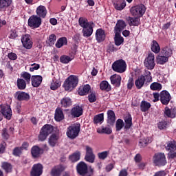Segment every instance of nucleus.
<instances>
[{
  "label": "nucleus",
  "instance_id": "f257e3e1",
  "mask_svg": "<svg viewBox=\"0 0 176 176\" xmlns=\"http://www.w3.org/2000/svg\"><path fill=\"white\" fill-rule=\"evenodd\" d=\"M78 24L82 29L83 36L89 38L93 34V27H94V23L89 22L87 19L85 17H80L78 19Z\"/></svg>",
  "mask_w": 176,
  "mask_h": 176
},
{
  "label": "nucleus",
  "instance_id": "f03ea898",
  "mask_svg": "<svg viewBox=\"0 0 176 176\" xmlns=\"http://www.w3.org/2000/svg\"><path fill=\"white\" fill-rule=\"evenodd\" d=\"M79 83L78 76L71 75L64 82L63 87L66 91H72Z\"/></svg>",
  "mask_w": 176,
  "mask_h": 176
},
{
  "label": "nucleus",
  "instance_id": "7ed1b4c3",
  "mask_svg": "<svg viewBox=\"0 0 176 176\" xmlns=\"http://www.w3.org/2000/svg\"><path fill=\"white\" fill-rule=\"evenodd\" d=\"M80 131V124H74L69 126L67 130V136L70 140H75L78 135H79V133Z\"/></svg>",
  "mask_w": 176,
  "mask_h": 176
},
{
  "label": "nucleus",
  "instance_id": "20e7f679",
  "mask_svg": "<svg viewBox=\"0 0 176 176\" xmlns=\"http://www.w3.org/2000/svg\"><path fill=\"white\" fill-rule=\"evenodd\" d=\"M112 69L115 72H118V74H123V72H126V69H127V64L126 61L123 59H119L116 60L112 64Z\"/></svg>",
  "mask_w": 176,
  "mask_h": 176
},
{
  "label": "nucleus",
  "instance_id": "39448f33",
  "mask_svg": "<svg viewBox=\"0 0 176 176\" xmlns=\"http://www.w3.org/2000/svg\"><path fill=\"white\" fill-rule=\"evenodd\" d=\"M77 172L82 176H91L94 173V169L89 168V170L87 171V165L81 162L77 165Z\"/></svg>",
  "mask_w": 176,
  "mask_h": 176
},
{
  "label": "nucleus",
  "instance_id": "423d86ee",
  "mask_svg": "<svg viewBox=\"0 0 176 176\" xmlns=\"http://www.w3.org/2000/svg\"><path fill=\"white\" fill-rule=\"evenodd\" d=\"M145 12H146V8L143 4L133 6L130 9L131 14L135 17H142Z\"/></svg>",
  "mask_w": 176,
  "mask_h": 176
},
{
  "label": "nucleus",
  "instance_id": "0eeeda50",
  "mask_svg": "<svg viewBox=\"0 0 176 176\" xmlns=\"http://www.w3.org/2000/svg\"><path fill=\"white\" fill-rule=\"evenodd\" d=\"M144 67L148 69H153L156 63H155V54L152 52L148 53L147 57L144 60Z\"/></svg>",
  "mask_w": 176,
  "mask_h": 176
},
{
  "label": "nucleus",
  "instance_id": "6e6552de",
  "mask_svg": "<svg viewBox=\"0 0 176 176\" xmlns=\"http://www.w3.org/2000/svg\"><path fill=\"white\" fill-rule=\"evenodd\" d=\"M42 24V19L36 15L31 16L28 19V25L32 28H39Z\"/></svg>",
  "mask_w": 176,
  "mask_h": 176
},
{
  "label": "nucleus",
  "instance_id": "1a4fd4ad",
  "mask_svg": "<svg viewBox=\"0 0 176 176\" xmlns=\"http://www.w3.org/2000/svg\"><path fill=\"white\" fill-rule=\"evenodd\" d=\"M0 112L6 119H8V120H10V119H12V109L10 105L1 104Z\"/></svg>",
  "mask_w": 176,
  "mask_h": 176
},
{
  "label": "nucleus",
  "instance_id": "9d476101",
  "mask_svg": "<svg viewBox=\"0 0 176 176\" xmlns=\"http://www.w3.org/2000/svg\"><path fill=\"white\" fill-rule=\"evenodd\" d=\"M153 162L156 166H166L167 162H166V155L164 153H157L153 157Z\"/></svg>",
  "mask_w": 176,
  "mask_h": 176
},
{
  "label": "nucleus",
  "instance_id": "9b49d317",
  "mask_svg": "<svg viewBox=\"0 0 176 176\" xmlns=\"http://www.w3.org/2000/svg\"><path fill=\"white\" fill-rule=\"evenodd\" d=\"M22 45L25 49H31L32 47V38L30 34H24L21 38Z\"/></svg>",
  "mask_w": 176,
  "mask_h": 176
},
{
  "label": "nucleus",
  "instance_id": "f8f14e48",
  "mask_svg": "<svg viewBox=\"0 0 176 176\" xmlns=\"http://www.w3.org/2000/svg\"><path fill=\"white\" fill-rule=\"evenodd\" d=\"M160 99L163 105H168L171 100V95L166 90L162 91L160 93Z\"/></svg>",
  "mask_w": 176,
  "mask_h": 176
},
{
  "label": "nucleus",
  "instance_id": "ddd939ff",
  "mask_svg": "<svg viewBox=\"0 0 176 176\" xmlns=\"http://www.w3.org/2000/svg\"><path fill=\"white\" fill-rule=\"evenodd\" d=\"M43 173V166L41 164L33 165L30 172V176H41Z\"/></svg>",
  "mask_w": 176,
  "mask_h": 176
},
{
  "label": "nucleus",
  "instance_id": "4468645a",
  "mask_svg": "<svg viewBox=\"0 0 176 176\" xmlns=\"http://www.w3.org/2000/svg\"><path fill=\"white\" fill-rule=\"evenodd\" d=\"M64 170H65V166L62 164L55 166L51 170V175L60 176Z\"/></svg>",
  "mask_w": 176,
  "mask_h": 176
},
{
  "label": "nucleus",
  "instance_id": "2eb2a0df",
  "mask_svg": "<svg viewBox=\"0 0 176 176\" xmlns=\"http://www.w3.org/2000/svg\"><path fill=\"white\" fill-rule=\"evenodd\" d=\"M71 115L73 118H79L83 115V109L80 106H76L72 109Z\"/></svg>",
  "mask_w": 176,
  "mask_h": 176
},
{
  "label": "nucleus",
  "instance_id": "dca6fc26",
  "mask_svg": "<svg viewBox=\"0 0 176 176\" xmlns=\"http://www.w3.org/2000/svg\"><path fill=\"white\" fill-rule=\"evenodd\" d=\"M111 85L116 86V87H119L122 82V77L119 74H113L110 77Z\"/></svg>",
  "mask_w": 176,
  "mask_h": 176
},
{
  "label": "nucleus",
  "instance_id": "f3484780",
  "mask_svg": "<svg viewBox=\"0 0 176 176\" xmlns=\"http://www.w3.org/2000/svg\"><path fill=\"white\" fill-rule=\"evenodd\" d=\"M164 116H166V118H170V119H174L175 118H176V109H170L168 107H165Z\"/></svg>",
  "mask_w": 176,
  "mask_h": 176
},
{
  "label": "nucleus",
  "instance_id": "a211bd4d",
  "mask_svg": "<svg viewBox=\"0 0 176 176\" xmlns=\"http://www.w3.org/2000/svg\"><path fill=\"white\" fill-rule=\"evenodd\" d=\"M36 13L38 17L45 19V17H46V14H47V10L45 6H39L36 8Z\"/></svg>",
  "mask_w": 176,
  "mask_h": 176
},
{
  "label": "nucleus",
  "instance_id": "6ab92c4d",
  "mask_svg": "<svg viewBox=\"0 0 176 176\" xmlns=\"http://www.w3.org/2000/svg\"><path fill=\"white\" fill-rule=\"evenodd\" d=\"M15 97L19 101H28L30 100V94L23 91L16 92Z\"/></svg>",
  "mask_w": 176,
  "mask_h": 176
},
{
  "label": "nucleus",
  "instance_id": "aec40b11",
  "mask_svg": "<svg viewBox=\"0 0 176 176\" xmlns=\"http://www.w3.org/2000/svg\"><path fill=\"white\" fill-rule=\"evenodd\" d=\"M31 153L34 159L39 157L43 153V149L39 148L38 146H34L31 149Z\"/></svg>",
  "mask_w": 176,
  "mask_h": 176
},
{
  "label": "nucleus",
  "instance_id": "412c9836",
  "mask_svg": "<svg viewBox=\"0 0 176 176\" xmlns=\"http://www.w3.org/2000/svg\"><path fill=\"white\" fill-rule=\"evenodd\" d=\"M43 78L41 76L37 75V76H32V85L33 87H39L41 86V84L42 83V80Z\"/></svg>",
  "mask_w": 176,
  "mask_h": 176
},
{
  "label": "nucleus",
  "instance_id": "4be33fe9",
  "mask_svg": "<svg viewBox=\"0 0 176 176\" xmlns=\"http://www.w3.org/2000/svg\"><path fill=\"white\" fill-rule=\"evenodd\" d=\"M13 0H0V10L1 12H6L9 6L12 5Z\"/></svg>",
  "mask_w": 176,
  "mask_h": 176
},
{
  "label": "nucleus",
  "instance_id": "5701e85b",
  "mask_svg": "<svg viewBox=\"0 0 176 176\" xmlns=\"http://www.w3.org/2000/svg\"><path fill=\"white\" fill-rule=\"evenodd\" d=\"M105 31L102 29H98L96 32V39L98 42H102L105 41Z\"/></svg>",
  "mask_w": 176,
  "mask_h": 176
},
{
  "label": "nucleus",
  "instance_id": "b1692460",
  "mask_svg": "<svg viewBox=\"0 0 176 176\" xmlns=\"http://www.w3.org/2000/svg\"><path fill=\"white\" fill-rule=\"evenodd\" d=\"M144 85H145V76L142 75L135 80V85L136 86L137 89L140 90V89H142Z\"/></svg>",
  "mask_w": 176,
  "mask_h": 176
},
{
  "label": "nucleus",
  "instance_id": "393cba45",
  "mask_svg": "<svg viewBox=\"0 0 176 176\" xmlns=\"http://www.w3.org/2000/svg\"><path fill=\"white\" fill-rule=\"evenodd\" d=\"M126 22H124L123 20L118 21L114 28V32H122V30L126 28Z\"/></svg>",
  "mask_w": 176,
  "mask_h": 176
},
{
  "label": "nucleus",
  "instance_id": "a878e982",
  "mask_svg": "<svg viewBox=\"0 0 176 176\" xmlns=\"http://www.w3.org/2000/svg\"><path fill=\"white\" fill-rule=\"evenodd\" d=\"M72 105V100L68 97H65L60 100V107L62 108H69Z\"/></svg>",
  "mask_w": 176,
  "mask_h": 176
},
{
  "label": "nucleus",
  "instance_id": "bb28decb",
  "mask_svg": "<svg viewBox=\"0 0 176 176\" xmlns=\"http://www.w3.org/2000/svg\"><path fill=\"white\" fill-rule=\"evenodd\" d=\"M116 120V117L115 116V112L112 110H109L107 111V123L109 124H113Z\"/></svg>",
  "mask_w": 176,
  "mask_h": 176
},
{
  "label": "nucleus",
  "instance_id": "cd10ccee",
  "mask_svg": "<svg viewBox=\"0 0 176 176\" xmlns=\"http://www.w3.org/2000/svg\"><path fill=\"white\" fill-rule=\"evenodd\" d=\"M115 32V37H114V41L115 45L116 46H120L123 42H124V38L120 35V32Z\"/></svg>",
  "mask_w": 176,
  "mask_h": 176
},
{
  "label": "nucleus",
  "instance_id": "c85d7f7f",
  "mask_svg": "<svg viewBox=\"0 0 176 176\" xmlns=\"http://www.w3.org/2000/svg\"><path fill=\"white\" fill-rule=\"evenodd\" d=\"M58 138H60L58 135L52 134L48 139V144L54 147L58 142Z\"/></svg>",
  "mask_w": 176,
  "mask_h": 176
},
{
  "label": "nucleus",
  "instance_id": "c756f323",
  "mask_svg": "<svg viewBox=\"0 0 176 176\" xmlns=\"http://www.w3.org/2000/svg\"><path fill=\"white\" fill-rule=\"evenodd\" d=\"M153 141V139L151 137L149 138H144L141 139L139 142V146L140 148H145L148 145V144H151Z\"/></svg>",
  "mask_w": 176,
  "mask_h": 176
},
{
  "label": "nucleus",
  "instance_id": "7c9ffc66",
  "mask_svg": "<svg viewBox=\"0 0 176 176\" xmlns=\"http://www.w3.org/2000/svg\"><path fill=\"white\" fill-rule=\"evenodd\" d=\"M167 61H168V58L162 54H160L156 57V63L157 64H160V65H163V64H166Z\"/></svg>",
  "mask_w": 176,
  "mask_h": 176
},
{
  "label": "nucleus",
  "instance_id": "2f4dec72",
  "mask_svg": "<svg viewBox=\"0 0 176 176\" xmlns=\"http://www.w3.org/2000/svg\"><path fill=\"white\" fill-rule=\"evenodd\" d=\"M90 85H85L83 87H81L78 89V94L79 96H86L89 94V91H90Z\"/></svg>",
  "mask_w": 176,
  "mask_h": 176
},
{
  "label": "nucleus",
  "instance_id": "473e14b6",
  "mask_svg": "<svg viewBox=\"0 0 176 176\" xmlns=\"http://www.w3.org/2000/svg\"><path fill=\"white\" fill-rule=\"evenodd\" d=\"M61 86V81L60 79L56 78H53L52 82H51L50 89L51 90H57L58 87Z\"/></svg>",
  "mask_w": 176,
  "mask_h": 176
},
{
  "label": "nucleus",
  "instance_id": "72a5a7b5",
  "mask_svg": "<svg viewBox=\"0 0 176 176\" xmlns=\"http://www.w3.org/2000/svg\"><path fill=\"white\" fill-rule=\"evenodd\" d=\"M41 132L47 136L53 133V126L50 124H45L41 129Z\"/></svg>",
  "mask_w": 176,
  "mask_h": 176
},
{
  "label": "nucleus",
  "instance_id": "f704fd0d",
  "mask_svg": "<svg viewBox=\"0 0 176 176\" xmlns=\"http://www.w3.org/2000/svg\"><path fill=\"white\" fill-rule=\"evenodd\" d=\"M160 54L165 56V57L170 58L173 55V50H171L170 47H165L162 49Z\"/></svg>",
  "mask_w": 176,
  "mask_h": 176
},
{
  "label": "nucleus",
  "instance_id": "c9c22d12",
  "mask_svg": "<svg viewBox=\"0 0 176 176\" xmlns=\"http://www.w3.org/2000/svg\"><path fill=\"white\" fill-rule=\"evenodd\" d=\"M69 160L72 162V163H75L80 160V151H76L69 157Z\"/></svg>",
  "mask_w": 176,
  "mask_h": 176
},
{
  "label": "nucleus",
  "instance_id": "e433bc0d",
  "mask_svg": "<svg viewBox=\"0 0 176 176\" xmlns=\"http://www.w3.org/2000/svg\"><path fill=\"white\" fill-rule=\"evenodd\" d=\"M54 119L56 122H61L63 119H64V114L63 113V111L60 109H56L55 111Z\"/></svg>",
  "mask_w": 176,
  "mask_h": 176
},
{
  "label": "nucleus",
  "instance_id": "4c0bfd02",
  "mask_svg": "<svg viewBox=\"0 0 176 176\" xmlns=\"http://www.w3.org/2000/svg\"><path fill=\"white\" fill-rule=\"evenodd\" d=\"M97 133L99 134H111L112 133V129L108 126H102L97 129Z\"/></svg>",
  "mask_w": 176,
  "mask_h": 176
},
{
  "label": "nucleus",
  "instance_id": "58836bf2",
  "mask_svg": "<svg viewBox=\"0 0 176 176\" xmlns=\"http://www.w3.org/2000/svg\"><path fill=\"white\" fill-rule=\"evenodd\" d=\"M166 149V151H168V152L175 151H176V142L175 140L168 142Z\"/></svg>",
  "mask_w": 176,
  "mask_h": 176
},
{
  "label": "nucleus",
  "instance_id": "ea45409f",
  "mask_svg": "<svg viewBox=\"0 0 176 176\" xmlns=\"http://www.w3.org/2000/svg\"><path fill=\"white\" fill-rule=\"evenodd\" d=\"M67 43H68L67 38L61 37L58 39L56 43V47H58V49H60V47H63V46H64V45H67Z\"/></svg>",
  "mask_w": 176,
  "mask_h": 176
},
{
  "label": "nucleus",
  "instance_id": "a19ab883",
  "mask_svg": "<svg viewBox=\"0 0 176 176\" xmlns=\"http://www.w3.org/2000/svg\"><path fill=\"white\" fill-rule=\"evenodd\" d=\"M17 87L19 90H24L27 87V83L23 78H18L16 81Z\"/></svg>",
  "mask_w": 176,
  "mask_h": 176
},
{
  "label": "nucleus",
  "instance_id": "79ce46f5",
  "mask_svg": "<svg viewBox=\"0 0 176 176\" xmlns=\"http://www.w3.org/2000/svg\"><path fill=\"white\" fill-rule=\"evenodd\" d=\"M1 168L7 173H12V170L13 168V167L12 166V164L8 162H2Z\"/></svg>",
  "mask_w": 176,
  "mask_h": 176
},
{
  "label": "nucleus",
  "instance_id": "37998d69",
  "mask_svg": "<svg viewBox=\"0 0 176 176\" xmlns=\"http://www.w3.org/2000/svg\"><path fill=\"white\" fill-rule=\"evenodd\" d=\"M151 49L152 52L155 54H157L159 52H160V46L159 45V43H157V41H153Z\"/></svg>",
  "mask_w": 176,
  "mask_h": 176
},
{
  "label": "nucleus",
  "instance_id": "c03bdc74",
  "mask_svg": "<svg viewBox=\"0 0 176 176\" xmlns=\"http://www.w3.org/2000/svg\"><path fill=\"white\" fill-rule=\"evenodd\" d=\"M131 120H132V118L130 115H128L124 118V122H125L124 129H126V130L130 129V127H131L133 124V122Z\"/></svg>",
  "mask_w": 176,
  "mask_h": 176
},
{
  "label": "nucleus",
  "instance_id": "a18cd8bd",
  "mask_svg": "<svg viewBox=\"0 0 176 176\" xmlns=\"http://www.w3.org/2000/svg\"><path fill=\"white\" fill-rule=\"evenodd\" d=\"M151 108V103L146 101H142L140 104V110L142 112H146Z\"/></svg>",
  "mask_w": 176,
  "mask_h": 176
},
{
  "label": "nucleus",
  "instance_id": "49530a36",
  "mask_svg": "<svg viewBox=\"0 0 176 176\" xmlns=\"http://www.w3.org/2000/svg\"><path fill=\"white\" fill-rule=\"evenodd\" d=\"M100 87L102 90H105L106 91H110L111 90V85L105 80L100 82Z\"/></svg>",
  "mask_w": 176,
  "mask_h": 176
},
{
  "label": "nucleus",
  "instance_id": "de8ad7c7",
  "mask_svg": "<svg viewBox=\"0 0 176 176\" xmlns=\"http://www.w3.org/2000/svg\"><path fill=\"white\" fill-rule=\"evenodd\" d=\"M104 122V113H100L96 115L94 118V123L96 124L98 123H102Z\"/></svg>",
  "mask_w": 176,
  "mask_h": 176
},
{
  "label": "nucleus",
  "instance_id": "09e8293b",
  "mask_svg": "<svg viewBox=\"0 0 176 176\" xmlns=\"http://www.w3.org/2000/svg\"><path fill=\"white\" fill-rule=\"evenodd\" d=\"M151 90L160 91L162 89V84L154 82L150 85Z\"/></svg>",
  "mask_w": 176,
  "mask_h": 176
},
{
  "label": "nucleus",
  "instance_id": "8fccbe9b",
  "mask_svg": "<svg viewBox=\"0 0 176 176\" xmlns=\"http://www.w3.org/2000/svg\"><path fill=\"white\" fill-rule=\"evenodd\" d=\"M130 25L137 26L140 24V16H136L135 18L130 17L129 19Z\"/></svg>",
  "mask_w": 176,
  "mask_h": 176
},
{
  "label": "nucleus",
  "instance_id": "3c124183",
  "mask_svg": "<svg viewBox=\"0 0 176 176\" xmlns=\"http://www.w3.org/2000/svg\"><path fill=\"white\" fill-rule=\"evenodd\" d=\"M85 160L88 163H94L96 160V155L94 154H85Z\"/></svg>",
  "mask_w": 176,
  "mask_h": 176
},
{
  "label": "nucleus",
  "instance_id": "603ef678",
  "mask_svg": "<svg viewBox=\"0 0 176 176\" xmlns=\"http://www.w3.org/2000/svg\"><path fill=\"white\" fill-rule=\"evenodd\" d=\"M114 8L116 10H123V8H126V2H116L114 3Z\"/></svg>",
  "mask_w": 176,
  "mask_h": 176
},
{
  "label": "nucleus",
  "instance_id": "864d4df0",
  "mask_svg": "<svg viewBox=\"0 0 176 176\" xmlns=\"http://www.w3.org/2000/svg\"><path fill=\"white\" fill-rule=\"evenodd\" d=\"M56 39H57V37L55 36V34H51L49 36V38L47 42L50 46H53Z\"/></svg>",
  "mask_w": 176,
  "mask_h": 176
},
{
  "label": "nucleus",
  "instance_id": "5fc2aeb1",
  "mask_svg": "<svg viewBox=\"0 0 176 176\" xmlns=\"http://www.w3.org/2000/svg\"><path fill=\"white\" fill-rule=\"evenodd\" d=\"M109 155V151H102L101 153H98V157L100 160H105V159L108 157Z\"/></svg>",
  "mask_w": 176,
  "mask_h": 176
},
{
  "label": "nucleus",
  "instance_id": "6e6d98bb",
  "mask_svg": "<svg viewBox=\"0 0 176 176\" xmlns=\"http://www.w3.org/2000/svg\"><path fill=\"white\" fill-rule=\"evenodd\" d=\"M60 61L63 64H68V63H69L70 61H72V58H71V57L67 55H63L60 56Z\"/></svg>",
  "mask_w": 176,
  "mask_h": 176
},
{
  "label": "nucleus",
  "instance_id": "4d7b16f0",
  "mask_svg": "<svg viewBox=\"0 0 176 176\" xmlns=\"http://www.w3.org/2000/svg\"><path fill=\"white\" fill-rule=\"evenodd\" d=\"M123 126H124V122L122 119H118L116 124V131H120L121 129H123Z\"/></svg>",
  "mask_w": 176,
  "mask_h": 176
},
{
  "label": "nucleus",
  "instance_id": "13d9d810",
  "mask_svg": "<svg viewBox=\"0 0 176 176\" xmlns=\"http://www.w3.org/2000/svg\"><path fill=\"white\" fill-rule=\"evenodd\" d=\"M144 75L145 80L148 83H151V82H152V76H151V72L145 70Z\"/></svg>",
  "mask_w": 176,
  "mask_h": 176
},
{
  "label": "nucleus",
  "instance_id": "bf43d9fd",
  "mask_svg": "<svg viewBox=\"0 0 176 176\" xmlns=\"http://www.w3.org/2000/svg\"><path fill=\"white\" fill-rule=\"evenodd\" d=\"M21 78L25 79L27 83H30L31 82V74L28 72H23L21 74Z\"/></svg>",
  "mask_w": 176,
  "mask_h": 176
},
{
  "label": "nucleus",
  "instance_id": "052dcab7",
  "mask_svg": "<svg viewBox=\"0 0 176 176\" xmlns=\"http://www.w3.org/2000/svg\"><path fill=\"white\" fill-rule=\"evenodd\" d=\"M30 67H32L30 68V72H34V71H38V69L39 68H41V65L36 64V63H33V64L30 65Z\"/></svg>",
  "mask_w": 176,
  "mask_h": 176
},
{
  "label": "nucleus",
  "instance_id": "680f3d73",
  "mask_svg": "<svg viewBox=\"0 0 176 176\" xmlns=\"http://www.w3.org/2000/svg\"><path fill=\"white\" fill-rule=\"evenodd\" d=\"M88 100L89 102H96L97 98H96V94L91 93L88 96Z\"/></svg>",
  "mask_w": 176,
  "mask_h": 176
},
{
  "label": "nucleus",
  "instance_id": "e2e57ef3",
  "mask_svg": "<svg viewBox=\"0 0 176 176\" xmlns=\"http://www.w3.org/2000/svg\"><path fill=\"white\" fill-rule=\"evenodd\" d=\"M157 126L160 130H163L164 129H166V127L167 126V122L164 120H162L158 123Z\"/></svg>",
  "mask_w": 176,
  "mask_h": 176
},
{
  "label": "nucleus",
  "instance_id": "0e129e2a",
  "mask_svg": "<svg viewBox=\"0 0 176 176\" xmlns=\"http://www.w3.org/2000/svg\"><path fill=\"white\" fill-rule=\"evenodd\" d=\"M85 155H94V153H93V148L90 146H85Z\"/></svg>",
  "mask_w": 176,
  "mask_h": 176
},
{
  "label": "nucleus",
  "instance_id": "69168bd1",
  "mask_svg": "<svg viewBox=\"0 0 176 176\" xmlns=\"http://www.w3.org/2000/svg\"><path fill=\"white\" fill-rule=\"evenodd\" d=\"M17 36H19L17 35V32L15 30H12L10 32L9 38L10 39H14L17 38Z\"/></svg>",
  "mask_w": 176,
  "mask_h": 176
},
{
  "label": "nucleus",
  "instance_id": "338daca9",
  "mask_svg": "<svg viewBox=\"0 0 176 176\" xmlns=\"http://www.w3.org/2000/svg\"><path fill=\"white\" fill-rule=\"evenodd\" d=\"M21 151H23V148H21V147H16L13 151V155H14L15 156H20V155H21Z\"/></svg>",
  "mask_w": 176,
  "mask_h": 176
},
{
  "label": "nucleus",
  "instance_id": "774afa93",
  "mask_svg": "<svg viewBox=\"0 0 176 176\" xmlns=\"http://www.w3.org/2000/svg\"><path fill=\"white\" fill-rule=\"evenodd\" d=\"M176 152L175 151H169L168 153V159H175Z\"/></svg>",
  "mask_w": 176,
  "mask_h": 176
}]
</instances>
